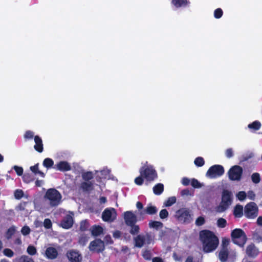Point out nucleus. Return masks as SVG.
Masks as SVG:
<instances>
[{
  "label": "nucleus",
  "instance_id": "obj_27",
  "mask_svg": "<svg viewBox=\"0 0 262 262\" xmlns=\"http://www.w3.org/2000/svg\"><path fill=\"white\" fill-rule=\"evenodd\" d=\"M152 189L156 195H160L164 191V185L162 183H158L154 186Z\"/></svg>",
  "mask_w": 262,
  "mask_h": 262
},
{
  "label": "nucleus",
  "instance_id": "obj_4",
  "mask_svg": "<svg viewBox=\"0 0 262 262\" xmlns=\"http://www.w3.org/2000/svg\"><path fill=\"white\" fill-rule=\"evenodd\" d=\"M140 174L143 176L146 181L148 182L154 181L158 178V173L154 166L151 165H145L141 167Z\"/></svg>",
  "mask_w": 262,
  "mask_h": 262
},
{
  "label": "nucleus",
  "instance_id": "obj_61",
  "mask_svg": "<svg viewBox=\"0 0 262 262\" xmlns=\"http://www.w3.org/2000/svg\"><path fill=\"white\" fill-rule=\"evenodd\" d=\"M113 236L115 238H118L121 236V232L119 230H116L113 233Z\"/></svg>",
  "mask_w": 262,
  "mask_h": 262
},
{
  "label": "nucleus",
  "instance_id": "obj_43",
  "mask_svg": "<svg viewBox=\"0 0 262 262\" xmlns=\"http://www.w3.org/2000/svg\"><path fill=\"white\" fill-rule=\"evenodd\" d=\"M18 262H34L33 258L27 255H22L19 259Z\"/></svg>",
  "mask_w": 262,
  "mask_h": 262
},
{
  "label": "nucleus",
  "instance_id": "obj_11",
  "mask_svg": "<svg viewBox=\"0 0 262 262\" xmlns=\"http://www.w3.org/2000/svg\"><path fill=\"white\" fill-rule=\"evenodd\" d=\"M89 249L92 252L102 253L105 250L104 242L100 238H96L90 243Z\"/></svg>",
  "mask_w": 262,
  "mask_h": 262
},
{
  "label": "nucleus",
  "instance_id": "obj_6",
  "mask_svg": "<svg viewBox=\"0 0 262 262\" xmlns=\"http://www.w3.org/2000/svg\"><path fill=\"white\" fill-rule=\"evenodd\" d=\"M192 213L186 208H182L176 211V217L181 223L189 224L192 221Z\"/></svg>",
  "mask_w": 262,
  "mask_h": 262
},
{
  "label": "nucleus",
  "instance_id": "obj_29",
  "mask_svg": "<svg viewBox=\"0 0 262 262\" xmlns=\"http://www.w3.org/2000/svg\"><path fill=\"white\" fill-rule=\"evenodd\" d=\"M38 166L39 164L37 163L35 164L34 166H31L30 169L32 171V172L34 173L35 174H38L41 177L44 178L45 177V174L42 171L39 170Z\"/></svg>",
  "mask_w": 262,
  "mask_h": 262
},
{
  "label": "nucleus",
  "instance_id": "obj_57",
  "mask_svg": "<svg viewBox=\"0 0 262 262\" xmlns=\"http://www.w3.org/2000/svg\"><path fill=\"white\" fill-rule=\"evenodd\" d=\"M225 155L228 158L232 157L234 155L233 149L231 148L227 149L225 151Z\"/></svg>",
  "mask_w": 262,
  "mask_h": 262
},
{
  "label": "nucleus",
  "instance_id": "obj_55",
  "mask_svg": "<svg viewBox=\"0 0 262 262\" xmlns=\"http://www.w3.org/2000/svg\"><path fill=\"white\" fill-rule=\"evenodd\" d=\"M254 155L253 153H250L249 154H246L243 155L241 157V162H245L249 160L250 159L252 158L253 157Z\"/></svg>",
  "mask_w": 262,
  "mask_h": 262
},
{
  "label": "nucleus",
  "instance_id": "obj_62",
  "mask_svg": "<svg viewBox=\"0 0 262 262\" xmlns=\"http://www.w3.org/2000/svg\"><path fill=\"white\" fill-rule=\"evenodd\" d=\"M14 243L15 244V245H20L21 244H22V242H21V239L20 238V237H17L16 238L14 241Z\"/></svg>",
  "mask_w": 262,
  "mask_h": 262
},
{
  "label": "nucleus",
  "instance_id": "obj_26",
  "mask_svg": "<svg viewBox=\"0 0 262 262\" xmlns=\"http://www.w3.org/2000/svg\"><path fill=\"white\" fill-rule=\"evenodd\" d=\"M130 227L129 232L133 236L137 235L140 233V228L139 225L135 224L128 226Z\"/></svg>",
  "mask_w": 262,
  "mask_h": 262
},
{
  "label": "nucleus",
  "instance_id": "obj_56",
  "mask_svg": "<svg viewBox=\"0 0 262 262\" xmlns=\"http://www.w3.org/2000/svg\"><path fill=\"white\" fill-rule=\"evenodd\" d=\"M237 197L239 201H244L246 198V193L243 191H239L237 194Z\"/></svg>",
  "mask_w": 262,
  "mask_h": 262
},
{
  "label": "nucleus",
  "instance_id": "obj_21",
  "mask_svg": "<svg viewBox=\"0 0 262 262\" xmlns=\"http://www.w3.org/2000/svg\"><path fill=\"white\" fill-rule=\"evenodd\" d=\"M80 188L83 192L91 191L94 189V183L92 182H82L80 184Z\"/></svg>",
  "mask_w": 262,
  "mask_h": 262
},
{
  "label": "nucleus",
  "instance_id": "obj_22",
  "mask_svg": "<svg viewBox=\"0 0 262 262\" xmlns=\"http://www.w3.org/2000/svg\"><path fill=\"white\" fill-rule=\"evenodd\" d=\"M229 255V249H221L219 252L218 257L221 262H226Z\"/></svg>",
  "mask_w": 262,
  "mask_h": 262
},
{
  "label": "nucleus",
  "instance_id": "obj_30",
  "mask_svg": "<svg viewBox=\"0 0 262 262\" xmlns=\"http://www.w3.org/2000/svg\"><path fill=\"white\" fill-rule=\"evenodd\" d=\"M261 124L258 121H255L252 123L248 124V128L250 129H253L254 130H258L261 127Z\"/></svg>",
  "mask_w": 262,
  "mask_h": 262
},
{
  "label": "nucleus",
  "instance_id": "obj_41",
  "mask_svg": "<svg viewBox=\"0 0 262 262\" xmlns=\"http://www.w3.org/2000/svg\"><path fill=\"white\" fill-rule=\"evenodd\" d=\"M27 253L30 255H34L37 253L36 248L32 245H29L27 249Z\"/></svg>",
  "mask_w": 262,
  "mask_h": 262
},
{
  "label": "nucleus",
  "instance_id": "obj_16",
  "mask_svg": "<svg viewBox=\"0 0 262 262\" xmlns=\"http://www.w3.org/2000/svg\"><path fill=\"white\" fill-rule=\"evenodd\" d=\"M73 225V219L71 215L69 214L64 217L60 224V226L66 229L70 228Z\"/></svg>",
  "mask_w": 262,
  "mask_h": 262
},
{
  "label": "nucleus",
  "instance_id": "obj_47",
  "mask_svg": "<svg viewBox=\"0 0 262 262\" xmlns=\"http://www.w3.org/2000/svg\"><path fill=\"white\" fill-rule=\"evenodd\" d=\"M169 213L166 209H162L159 213V216L161 219H165L168 216Z\"/></svg>",
  "mask_w": 262,
  "mask_h": 262
},
{
  "label": "nucleus",
  "instance_id": "obj_46",
  "mask_svg": "<svg viewBox=\"0 0 262 262\" xmlns=\"http://www.w3.org/2000/svg\"><path fill=\"white\" fill-rule=\"evenodd\" d=\"M223 12L221 8H217L214 11V17L215 18H220L223 16Z\"/></svg>",
  "mask_w": 262,
  "mask_h": 262
},
{
  "label": "nucleus",
  "instance_id": "obj_24",
  "mask_svg": "<svg viewBox=\"0 0 262 262\" xmlns=\"http://www.w3.org/2000/svg\"><path fill=\"white\" fill-rule=\"evenodd\" d=\"M103 228L99 225H94L91 228V233L94 236H98L103 233Z\"/></svg>",
  "mask_w": 262,
  "mask_h": 262
},
{
  "label": "nucleus",
  "instance_id": "obj_8",
  "mask_svg": "<svg viewBox=\"0 0 262 262\" xmlns=\"http://www.w3.org/2000/svg\"><path fill=\"white\" fill-rule=\"evenodd\" d=\"M225 172L224 167L221 165H214L209 167L206 172V176L211 179L221 177Z\"/></svg>",
  "mask_w": 262,
  "mask_h": 262
},
{
  "label": "nucleus",
  "instance_id": "obj_18",
  "mask_svg": "<svg viewBox=\"0 0 262 262\" xmlns=\"http://www.w3.org/2000/svg\"><path fill=\"white\" fill-rule=\"evenodd\" d=\"M54 168L60 171H68L71 169L70 164L65 161H60L55 165Z\"/></svg>",
  "mask_w": 262,
  "mask_h": 262
},
{
  "label": "nucleus",
  "instance_id": "obj_25",
  "mask_svg": "<svg viewBox=\"0 0 262 262\" xmlns=\"http://www.w3.org/2000/svg\"><path fill=\"white\" fill-rule=\"evenodd\" d=\"M233 214L236 217H241L243 215V207L240 204H237L234 208Z\"/></svg>",
  "mask_w": 262,
  "mask_h": 262
},
{
  "label": "nucleus",
  "instance_id": "obj_35",
  "mask_svg": "<svg viewBox=\"0 0 262 262\" xmlns=\"http://www.w3.org/2000/svg\"><path fill=\"white\" fill-rule=\"evenodd\" d=\"M177 199L175 196L168 198V199L164 203V205L166 207H170L176 202Z\"/></svg>",
  "mask_w": 262,
  "mask_h": 262
},
{
  "label": "nucleus",
  "instance_id": "obj_44",
  "mask_svg": "<svg viewBox=\"0 0 262 262\" xmlns=\"http://www.w3.org/2000/svg\"><path fill=\"white\" fill-rule=\"evenodd\" d=\"M14 195L16 199L19 200L23 197L24 193L21 189H16L14 191Z\"/></svg>",
  "mask_w": 262,
  "mask_h": 262
},
{
  "label": "nucleus",
  "instance_id": "obj_64",
  "mask_svg": "<svg viewBox=\"0 0 262 262\" xmlns=\"http://www.w3.org/2000/svg\"><path fill=\"white\" fill-rule=\"evenodd\" d=\"M256 223L257 225L262 226V216H260L257 218Z\"/></svg>",
  "mask_w": 262,
  "mask_h": 262
},
{
  "label": "nucleus",
  "instance_id": "obj_9",
  "mask_svg": "<svg viewBox=\"0 0 262 262\" xmlns=\"http://www.w3.org/2000/svg\"><path fill=\"white\" fill-rule=\"evenodd\" d=\"M258 209L255 203H248L244 209V214L248 219H254L258 215Z\"/></svg>",
  "mask_w": 262,
  "mask_h": 262
},
{
  "label": "nucleus",
  "instance_id": "obj_12",
  "mask_svg": "<svg viewBox=\"0 0 262 262\" xmlns=\"http://www.w3.org/2000/svg\"><path fill=\"white\" fill-rule=\"evenodd\" d=\"M117 217V212L114 208H106L102 214V219L105 222H113Z\"/></svg>",
  "mask_w": 262,
  "mask_h": 262
},
{
  "label": "nucleus",
  "instance_id": "obj_51",
  "mask_svg": "<svg viewBox=\"0 0 262 262\" xmlns=\"http://www.w3.org/2000/svg\"><path fill=\"white\" fill-rule=\"evenodd\" d=\"M43 226L46 229H50L52 228V223L50 219H45L43 222Z\"/></svg>",
  "mask_w": 262,
  "mask_h": 262
},
{
  "label": "nucleus",
  "instance_id": "obj_54",
  "mask_svg": "<svg viewBox=\"0 0 262 262\" xmlns=\"http://www.w3.org/2000/svg\"><path fill=\"white\" fill-rule=\"evenodd\" d=\"M13 169L15 171L17 174L19 176H22L24 172V169L22 167H19L18 166H14L13 167Z\"/></svg>",
  "mask_w": 262,
  "mask_h": 262
},
{
  "label": "nucleus",
  "instance_id": "obj_58",
  "mask_svg": "<svg viewBox=\"0 0 262 262\" xmlns=\"http://www.w3.org/2000/svg\"><path fill=\"white\" fill-rule=\"evenodd\" d=\"M104 242H105L107 245H111V244H113L114 243L110 235H106L104 237Z\"/></svg>",
  "mask_w": 262,
  "mask_h": 262
},
{
  "label": "nucleus",
  "instance_id": "obj_28",
  "mask_svg": "<svg viewBox=\"0 0 262 262\" xmlns=\"http://www.w3.org/2000/svg\"><path fill=\"white\" fill-rule=\"evenodd\" d=\"M81 177L83 180L87 182H91L94 178V174L92 171H86L82 173Z\"/></svg>",
  "mask_w": 262,
  "mask_h": 262
},
{
  "label": "nucleus",
  "instance_id": "obj_23",
  "mask_svg": "<svg viewBox=\"0 0 262 262\" xmlns=\"http://www.w3.org/2000/svg\"><path fill=\"white\" fill-rule=\"evenodd\" d=\"M189 3L188 0H171V4L177 8L186 7Z\"/></svg>",
  "mask_w": 262,
  "mask_h": 262
},
{
  "label": "nucleus",
  "instance_id": "obj_17",
  "mask_svg": "<svg viewBox=\"0 0 262 262\" xmlns=\"http://www.w3.org/2000/svg\"><path fill=\"white\" fill-rule=\"evenodd\" d=\"M158 209L156 206L151 205H148L147 207L143 211L140 212V217L144 219V215L146 213L149 215H154L157 213ZM141 220V219H140Z\"/></svg>",
  "mask_w": 262,
  "mask_h": 262
},
{
  "label": "nucleus",
  "instance_id": "obj_36",
  "mask_svg": "<svg viewBox=\"0 0 262 262\" xmlns=\"http://www.w3.org/2000/svg\"><path fill=\"white\" fill-rule=\"evenodd\" d=\"M194 163L198 167H202L204 165L205 161L203 158L198 157L195 159Z\"/></svg>",
  "mask_w": 262,
  "mask_h": 262
},
{
  "label": "nucleus",
  "instance_id": "obj_53",
  "mask_svg": "<svg viewBox=\"0 0 262 262\" xmlns=\"http://www.w3.org/2000/svg\"><path fill=\"white\" fill-rule=\"evenodd\" d=\"M34 137V133L31 130H27L24 134V138L26 140L32 139Z\"/></svg>",
  "mask_w": 262,
  "mask_h": 262
},
{
  "label": "nucleus",
  "instance_id": "obj_7",
  "mask_svg": "<svg viewBox=\"0 0 262 262\" xmlns=\"http://www.w3.org/2000/svg\"><path fill=\"white\" fill-rule=\"evenodd\" d=\"M133 241L134 242V246L137 248H141L145 244L150 245L154 242V239L152 236L149 234L146 233L145 235L138 234L134 237Z\"/></svg>",
  "mask_w": 262,
  "mask_h": 262
},
{
  "label": "nucleus",
  "instance_id": "obj_60",
  "mask_svg": "<svg viewBox=\"0 0 262 262\" xmlns=\"http://www.w3.org/2000/svg\"><path fill=\"white\" fill-rule=\"evenodd\" d=\"M190 182V180L188 178H183L182 180V183L184 186H188Z\"/></svg>",
  "mask_w": 262,
  "mask_h": 262
},
{
  "label": "nucleus",
  "instance_id": "obj_52",
  "mask_svg": "<svg viewBox=\"0 0 262 262\" xmlns=\"http://www.w3.org/2000/svg\"><path fill=\"white\" fill-rule=\"evenodd\" d=\"M31 232L30 228L28 226H25L22 227L21 229V232L24 235H27L30 234Z\"/></svg>",
  "mask_w": 262,
  "mask_h": 262
},
{
  "label": "nucleus",
  "instance_id": "obj_34",
  "mask_svg": "<svg viewBox=\"0 0 262 262\" xmlns=\"http://www.w3.org/2000/svg\"><path fill=\"white\" fill-rule=\"evenodd\" d=\"M16 231L14 226L10 227L6 232V236L7 239H10Z\"/></svg>",
  "mask_w": 262,
  "mask_h": 262
},
{
  "label": "nucleus",
  "instance_id": "obj_38",
  "mask_svg": "<svg viewBox=\"0 0 262 262\" xmlns=\"http://www.w3.org/2000/svg\"><path fill=\"white\" fill-rule=\"evenodd\" d=\"M89 237L86 235L83 234L79 237L78 243L82 246H85L88 242Z\"/></svg>",
  "mask_w": 262,
  "mask_h": 262
},
{
  "label": "nucleus",
  "instance_id": "obj_45",
  "mask_svg": "<svg viewBox=\"0 0 262 262\" xmlns=\"http://www.w3.org/2000/svg\"><path fill=\"white\" fill-rule=\"evenodd\" d=\"M144 176H142L141 174L139 176L137 177L135 179V183L139 186L142 185L144 183Z\"/></svg>",
  "mask_w": 262,
  "mask_h": 262
},
{
  "label": "nucleus",
  "instance_id": "obj_10",
  "mask_svg": "<svg viewBox=\"0 0 262 262\" xmlns=\"http://www.w3.org/2000/svg\"><path fill=\"white\" fill-rule=\"evenodd\" d=\"M243 169L238 165L232 166L228 172L229 179L231 181H239L242 178Z\"/></svg>",
  "mask_w": 262,
  "mask_h": 262
},
{
  "label": "nucleus",
  "instance_id": "obj_5",
  "mask_svg": "<svg viewBox=\"0 0 262 262\" xmlns=\"http://www.w3.org/2000/svg\"><path fill=\"white\" fill-rule=\"evenodd\" d=\"M45 198L50 201L51 206H58L61 201L62 196L61 193L55 188H50L47 190Z\"/></svg>",
  "mask_w": 262,
  "mask_h": 262
},
{
  "label": "nucleus",
  "instance_id": "obj_50",
  "mask_svg": "<svg viewBox=\"0 0 262 262\" xmlns=\"http://www.w3.org/2000/svg\"><path fill=\"white\" fill-rule=\"evenodd\" d=\"M23 181L26 183H29L33 181L32 176L29 173H25L23 176Z\"/></svg>",
  "mask_w": 262,
  "mask_h": 262
},
{
  "label": "nucleus",
  "instance_id": "obj_48",
  "mask_svg": "<svg viewBox=\"0 0 262 262\" xmlns=\"http://www.w3.org/2000/svg\"><path fill=\"white\" fill-rule=\"evenodd\" d=\"M3 253L4 254L8 257H12L14 256V252L13 251L9 248H6L3 250Z\"/></svg>",
  "mask_w": 262,
  "mask_h": 262
},
{
  "label": "nucleus",
  "instance_id": "obj_40",
  "mask_svg": "<svg viewBox=\"0 0 262 262\" xmlns=\"http://www.w3.org/2000/svg\"><path fill=\"white\" fill-rule=\"evenodd\" d=\"M142 255L145 260H149L151 259V252L149 250L146 249L143 251Z\"/></svg>",
  "mask_w": 262,
  "mask_h": 262
},
{
  "label": "nucleus",
  "instance_id": "obj_2",
  "mask_svg": "<svg viewBox=\"0 0 262 262\" xmlns=\"http://www.w3.org/2000/svg\"><path fill=\"white\" fill-rule=\"evenodd\" d=\"M232 194L228 190H223L222 194V200L219 205L216 207V212L221 213L225 211L231 205L232 202Z\"/></svg>",
  "mask_w": 262,
  "mask_h": 262
},
{
  "label": "nucleus",
  "instance_id": "obj_63",
  "mask_svg": "<svg viewBox=\"0 0 262 262\" xmlns=\"http://www.w3.org/2000/svg\"><path fill=\"white\" fill-rule=\"evenodd\" d=\"M152 262H163L161 258L156 257L152 259Z\"/></svg>",
  "mask_w": 262,
  "mask_h": 262
},
{
  "label": "nucleus",
  "instance_id": "obj_39",
  "mask_svg": "<svg viewBox=\"0 0 262 262\" xmlns=\"http://www.w3.org/2000/svg\"><path fill=\"white\" fill-rule=\"evenodd\" d=\"M227 225L226 220L222 217L219 218L217 221V226L219 228H225Z\"/></svg>",
  "mask_w": 262,
  "mask_h": 262
},
{
  "label": "nucleus",
  "instance_id": "obj_3",
  "mask_svg": "<svg viewBox=\"0 0 262 262\" xmlns=\"http://www.w3.org/2000/svg\"><path fill=\"white\" fill-rule=\"evenodd\" d=\"M231 237L233 243L239 247H243L247 241V237L242 229L236 228L231 233Z\"/></svg>",
  "mask_w": 262,
  "mask_h": 262
},
{
  "label": "nucleus",
  "instance_id": "obj_59",
  "mask_svg": "<svg viewBox=\"0 0 262 262\" xmlns=\"http://www.w3.org/2000/svg\"><path fill=\"white\" fill-rule=\"evenodd\" d=\"M229 244V242L228 239H224L222 241L221 249H228V246Z\"/></svg>",
  "mask_w": 262,
  "mask_h": 262
},
{
  "label": "nucleus",
  "instance_id": "obj_13",
  "mask_svg": "<svg viewBox=\"0 0 262 262\" xmlns=\"http://www.w3.org/2000/svg\"><path fill=\"white\" fill-rule=\"evenodd\" d=\"M66 256L70 262H81L82 259L81 253L74 249L69 250L67 252Z\"/></svg>",
  "mask_w": 262,
  "mask_h": 262
},
{
  "label": "nucleus",
  "instance_id": "obj_42",
  "mask_svg": "<svg viewBox=\"0 0 262 262\" xmlns=\"http://www.w3.org/2000/svg\"><path fill=\"white\" fill-rule=\"evenodd\" d=\"M191 185L194 188H199L202 187L203 185L196 179H192L191 181Z\"/></svg>",
  "mask_w": 262,
  "mask_h": 262
},
{
  "label": "nucleus",
  "instance_id": "obj_31",
  "mask_svg": "<svg viewBox=\"0 0 262 262\" xmlns=\"http://www.w3.org/2000/svg\"><path fill=\"white\" fill-rule=\"evenodd\" d=\"M149 227L150 228L158 229L159 228H162L163 227V224L159 221H151L149 223Z\"/></svg>",
  "mask_w": 262,
  "mask_h": 262
},
{
  "label": "nucleus",
  "instance_id": "obj_1",
  "mask_svg": "<svg viewBox=\"0 0 262 262\" xmlns=\"http://www.w3.org/2000/svg\"><path fill=\"white\" fill-rule=\"evenodd\" d=\"M199 235L204 252L210 253L216 249L219 244V241L218 237L212 231L209 230H203L200 232Z\"/></svg>",
  "mask_w": 262,
  "mask_h": 262
},
{
  "label": "nucleus",
  "instance_id": "obj_49",
  "mask_svg": "<svg viewBox=\"0 0 262 262\" xmlns=\"http://www.w3.org/2000/svg\"><path fill=\"white\" fill-rule=\"evenodd\" d=\"M205 223V220L204 217L201 216L198 217L195 221V225L198 226H202Z\"/></svg>",
  "mask_w": 262,
  "mask_h": 262
},
{
  "label": "nucleus",
  "instance_id": "obj_14",
  "mask_svg": "<svg viewBox=\"0 0 262 262\" xmlns=\"http://www.w3.org/2000/svg\"><path fill=\"white\" fill-rule=\"evenodd\" d=\"M123 219L126 225L136 224L138 221L136 215L132 211H126L123 213Z\"/></svg>",
  "mask_w": 262,
  "mask_h": 262
},
{
  "label": "nucleus",
  "instance_id": "obj_19",
  "mask_svg": "<svg viewBox=\"0 0 262 262\" xmlns=\"http://www.w3.org/2000/svg\"><path fill=\"white\" fill-rule=\"evenodd\" d=\"M45 254L48 259H54L57 257L58 251L54 247H48L46 249Z\"/></svg>",
  "mask_w": 262,
  "mask_h": 262
},
{
  "label": "nucleus",
  "instance_id": "obj_15",
  "mask_svg": "<svg viewBox=\"0 0 262 262\" xmlns=\"http://www.w3.org/2000/svg\"><path fill=\"white\" fill-rule=\"evenodd\" d=\"M246 252L248 257L255 258L258 255L259 250L253 243H251L247 246Z\"/></svg>",
  "mask_w": 262,
  "mask_h": 262
},
{
  "label": "nucleus",
  "instance_id": "obj_32",
  "mask_svg": "<svg viewBox=\"0 0 262 262\" xmlns=\"http://www.w3.org/2000/svg\"><path fill=\"white\" fill-rule=\"evenodd\" d=\"M54 165L53 160L49 158H47L43 161V165L44 167L49 169L51 168Z\"/></svg>",
  "mask_w": 262,
  "mask_h": 262
},
{
  "label": "nucleus",
  "instance_id": "obj_20",
  "mask_svg": "<svg viewBox=\"0 0 262 262\" xmlns=\"http://www.w3.org/2000/svg\"><path fill=\"white\" fill-rule=\"evenodd\" d=\"M34 141L35 143L34 146L35 150L38 152H42L43 151V147L41 138L38 136H35L34 137Z\"/></svg>",
  "mask_w": 262,
  "mask_h": 262
},
{
  "label": "nucleus",
  "instance_id": "obj_37",
  "mask_svg": "<svg viewBox=\"0 0 262 262\" xmlns=\"http://www.w3.org/2000/svg\"><path fill=\"white\" fill-rule=\"evenodd\" d=\"M251 180L253 183L255 184L259 183L260 181V176L259 173H253L251 176Z\"/></svg>",
  "mask_w": 262,
  "mask_h": 262
},
{
  "label": "nucleus",
  "instance_id": "obj_33",
  "mask_svg": "<svg viewBox=\"0 0 262 262\" xmlns=\"http://www.w3.org/2000/svg\"><path fill=\"white\" fill-rule=\"evenodd\" d=\"M90 226V224L87 220L82 221L80 223V230L81 231H86Z\"/></svg>",
  "mask_w": 262,
  "mask_h": 262
}]
</instances>
